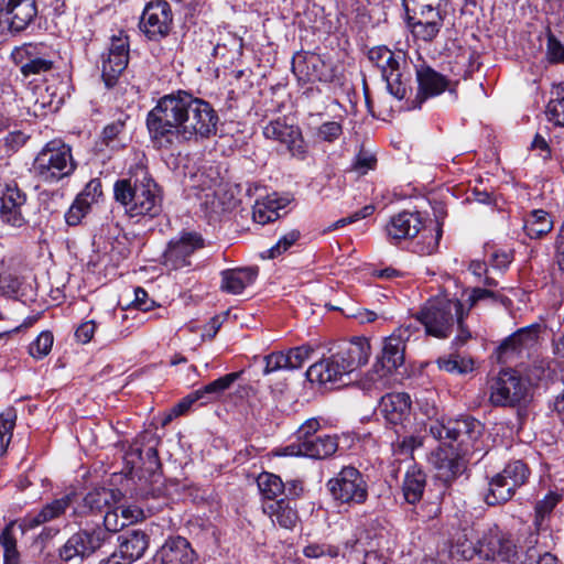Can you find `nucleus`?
I'll return each instance as SVG.
<instances>
[{
  "mask_svg": "<svg viewBox=\"0 0 564 564\" xmlns=\"http://www.w3.org/2000/svg\"><path fill=\"white\" fill-rule=\"evenodd\" d=\"M219 117L209 102L180 90L161 97L147 116V127L158 148L199 142L217 133Z\"/></svg>",
  "mask_w": 564,
  "mask_h": 564,
  "instance_id": "1",
  "label": "nucleus"
},
{
  "mask_svg": "<svg viewBox=\"0 0 564 564\" xmlns=\"http://www.w3.org/2000/svg\"><path fill=\"white\" fill-rule=\"evenodd\" d=\"M140 172L141 175L117 180L113 184V198L131 217L153 218L162 212V196L149 173L143 169Z\"/></svg>",
  "mask_w": 564,
  "mask_h": 564,
  "instance_id": "2",
  "label": "nucleus"
},
{
  "mask_svg": "<svg viewBox=\"0 0 564 564\" xmlns=\"http://www.w3.org/2000/svg\"><path fill=\"white\" fill-rule=\"evenodd\" d=\"M430 433L444 445L457 442V451L464 455L475 457L479 462L486 453H482L484 425L480 421L466 415L455 420L434 421L430 424Z\"/></svg>",
  "mask_w": 564,
  "mask_h": 564,
  "instance_id": "3",
  "label": "nucleus"
},
{
  "mask_svg": "<svg viewBox=\"0 0 564 564\" xmlns=\"http://www.w3.org/2000/svg\"><path fill=\"white\" fill-rule=\"evenodd\" d=\"M76 167L70 147L55 139L47 142L37 153L32 172L42 183L57 184L73 175Z\"/></svg>",
  "mask_w": 564,
  "mask_h": 564,
  "instance_id": "4",
  "label": "nucleus"
},
{
  "mask_svg": "<svg viewBox=\"0 0 564 564\" xmlns=\"http://www.w3.org/2000/svg\"><path fill=\"white\" fill-rule=\"evenodd\" d=\"M530 477V469L520 459L509 462L505 468L496 474L488 482L485 501L488 506H497L509 501L517 489L525 485Z\"/></svg>",
  "mask_w": 564,
  "mask_h": 564,
  "instance_id": "5",
  "label": "nucleus"
},
{
  "mask_svg": "<svg viewBox=\"0 0 564 564\" xmlns=\"http://www.w3.org/2000/svg\"><path fill=\"white\" fill-rule=\"evenodd\" d=\"M445 0H403L413 33L423 41H432L443 26L442 4Z\"/></svg>",
  "mask_w": 564,
  "mask_h": 564,
  "instance_id": "6",
  "label": "nucleus"
},
{
  "mask_svg": "<svg viewBox=\"0 0 564 564\" xmlns=\"http://www.w3.org/2000/svg\"><path fill=\"white\" fill-rule=\"evenodd\" d=\"M462 311L463 304L458 300L430 301L419 313L417 321L424 325L426 334L446 338Z\"/></svg>",
  "mask_w": 564,
  "mask_h": 564,
  "instance_id": "7",
  "label": "nucleus"
},
{
  "mask_svg": "<svg viewBox=\"0 0 564 564\" xmlns=\"http://www.w3.org/2000/svg\"><path fill=\"white\" fill-rule=\"evenodd\" d=\"M489 400L495 406H525L531 400L529 383L514 371H501L490 386Z\"/></svg>",
  "mask_w": 564,
  "mask_h": 564,
  "instance_id": "8",
  "label": "nucleus"
},
{
  "mask_svg": "<svg viewBox=\"0 0 564 564\" xmlns=\"http://www.w3.org/2000/svg\"><path fill=\"white\" fill-rule=\"evenodd\" d=\"M332 497L347 505H361L368 498V485L364 475L352 466H345L327 484Z\"/></svg>",
  "mask_w": 564,
  "mask_h": 564,
  "instance_id": "9",
  "label": "nucleus"
},
{
  "mask_svg": "<svg viewBox=\"0 0 564 564\" xmlns=\"http://www.w3.org/2000/svg\"><path fill=\"white\" fill-rule=\"evenodd\" d=\"M370 356V345L366 338H356L339 350L327 357L333 370V380L341 381L347 384L344 379L360 366L367 364Z\"/></svg>",
  "mask_w": 564,
  "mask_h": 564,
  "instance_id": "10",
  "label": "nucleus"
},
{
  "mask_svg": "<svg viewBox=\"0 0 564 564\" xmlns=\"http://www.w3.org/2000/svg\"><path fill=\"white\" fill-rule=\"evenodd\" d=\"M159 440L152 433L139 435L129 446L124 454L126 465L133 470L148 473L155 477L161 469V462L158 455Z\"/></svg>",
  "mask_w": 564,
  "mask_h": 564,
  "instance_id": "11",
  "label": "nucleus"
},
{
  "mask_svg": "<svg viewBox=\"0 0 564 564\" xmlns=\"http://www.w3.org/2000/svg\"><path fill=\"white\" fill-rule=\"evenodd\" d=\"M54 56L52 47L44 43H25L12 52V58L24 77L51 72L54 68Z\"/></svg>",
  "mask_w": 564,
  "mask_h": 564,
  "instance_id": "12",
  "label": "nucleus"
},
{
  "mask_svg": "<svg viewBox=\"0 0 564 564\" xmlns=\"http://www.w3.org/2000/svg\"><path fill=\"white\" fill-rule=\"evenodd\" d=\"M109 539L110 535L107 530L100 527L91 530H79L59 547L58 555L64 562H70L75 558L83 561L97 552Z\"/></svg>",
  "mask_w": 564,
  "mask_h": 564,
  "instance_id": "13",
  "label": "nucleus"
},
{
  "mask_svg": "<svg viewBox=\"0 0 564 564\" xmlns=\"http://www.w3.org/2000/svg\"><path fill=\"white\" fill-rule=\"evenodd\" d=\"M173 24L171 4L165 0L147 3L140 19V30L150 41H161L170 34Z\"/></svg>",
  "mask_w": 564,
  "mask_h": 564,
  "instance_id": "14",
  "label": "nucleus"
},
{
  "mask_svg": "<svg viewBox=\"0 0 564 564\" xmlns=\"http://www.w3.org/2000/svg\"><path fill=\"white\" fill-rule=\"evenodd\" d=\"M36 15L35 0H0V28L11 34L26 30Z\"/></svg>",
  "mask_w": 564,
  "mask_h": 564,
  "instance_id": "15",
  "label": "nucleus"
},
{
  "mask_svg": "<svg viewBox=\"0 0 564 564\" xmlns=\"http://www.w3.org/2000/svg\"><path fill=\"white\" fill-rule=\"evenodd\" d=\"M129 62L128 36L120 32L113 35L108 52L102 55L101 76L107 87H112Z\"/></svg>",
  "mask_w": 564,
  "mask_h": 564,
  "instance_id": "16",
  "label": "nucleus"
},
{
  "mask_svg": "<svg viewBox=\"0 0 564 564\" xmlns=\"http://www.w3.org/2000/svg\"><path fill=\"white\" fill-rule=\"evenodd\" d=\"M204 247V239L197 232H183L178 238L172 239L164 251V265L178 270L192 264L193 253Z\"/></svg>",
  "mask_w": 564,
  "mask_h": 564,
  "instance_id": "17",
  "label": "nucleus"
},
{
  "mask_svg": "<svg viewBox=\"0 0 564 564\" xmlns=\"http://www.w3.org/2000/svg\"><path fill=\"white\" fill-rule=\"evenodd\" d=\"M26 202V195L19 188L14 181H0V220L12 227H22L25 218L22 207Z\"/></svg>",
  "mask_w": 564,
  "mask_h": 564,
  "instance_id": "18",
  "label": "nucleus"
},
{
  "mask_svg": "<svg viewBox=\"0 0 564 564\" xmlns=\"http://www.w3.org/2000/svg\"><path fill=\"white\" fill-rule=\"evenodd\" d=\"M541 333L540 324L522 327L506 338L498 348L499 360L507 361L516 356H530L538 344Z\"/></svg>",
  "mask_w": 564,
  "mask_h": 564,
  "instance_id": "19",
  "label": "nucleus"
},
{
  "mask_svg": "<svg viewBox=\"0 0 564 564\" xmlns=\"http://www.w3.org/2000/svg\"><path fill=\"white\" fill-rule=\"evenodd\" d=\"M517 554L513 541L498 529L489 530L478 539V555L484 560L511 562Z\"/></svg>",
  "mask_w": 564,
  "mask_h": 564,
  "instance_id": "20",
  "label": "nucleus"
},
{
  "mask_svg": "<svg viewBox=\"0 0 564 564\" xmlns=\"http://www.w3.org/2000/svg\"><path fill=\"white\" fill-rule=\"evenodd\" d=\"M417 93L414 99L411 100V109H420L423 102L429 99L441 95L449 85L448 79L434 70L429 65H420L416 67Z\"/></svg>",
  "mask_w": 564,
  "mask_h": 564,
  "instance_id": "21",
  "label": "nucleus"
},
{
  "mask_svg": "<svg viewBox=\"0 0 564 564\" xmlns=\"http://www.w3.org/2000/svg\"><path fill=\"white\" fill-rule=\"evenodd\" d=\"M338 441L335 435H317L304 443H292L283 448L288 456H306L314 459H325L336 453Z\"/></svg>",
  "mask_w": 564,
  "mask_h": 564,
  "instance_id": "22",
  "label": "nucleus"
},
{
  "mask_svg": "<svg viewBox=\"0 0 564 564\" xmlns=\"http://www.w3.org/2000/svg\"><path fill=\"white\" fill-rule=\"evenodd\" d=\"M313 349L303 345L290 348L286 351H273L263 357V375L268 376L280 370H295L301 368L310 358Z\"/></svg>",
  "mask_w": 564,
  "mask_h": 564,
  "instance_id": "23",
  "label": "nucleus"
},
{
  "mask_svg": "<svg viewBox=\"0 0 564 564\" xmlns=\"http://www.w3.org/2000/svg\"><path fill=\"white\" fill-rule=\"evenodd\" d=\"M411 405V398L408 393H387L380 399L379 412L387 423L404 427L405 423L410 421Z\"/></svg>",
  "mask_w": 564,
  "mask_h": 564,
  "instance_id": "24",
  "label": "nucleus"
},
{
  "mask_svg": "<svg viewBox=\"0 0 564 564\" xmlns=\"http://www.w3.org/2000/svg\"><path fill=\"white\" fill-rule=\"evenodd\" d=\"M74 498L75 494L69 492L44 505L37 512L28 513L21 519L20 528L22 531L33 530L46 522L61 518L73 506Z\"/></svg>",
  "mask_w": 564,
  "mask_h": 564,
  "instance_id": "25",
  "label": "nucleus"
},
{
  "mask_svg": "<svg viewBox=\"0 0 564 564\" xmlns=\"http://www.w3.org/2000/svg\"><path fill=\"white\" fill-rule=\"evenodd\" d=\"M412 335L411 325L400 326L384 339L382 355L378 361L391 372L404 362L405 343Z\"/></svg>",
  "mask_w": 564,
  "mask_h": 564,
  "instance_id": "26",
  "label": "nucleus"
},
{
  "mask_svg": "<svg viewBox=\"0 0 564 564\" xmlns=\"http://www.w3.org/2000/svg\"><path fill=\"white\" fill-rule=\"evenodd\" d=\"M424 226L419 212L403 210L393 215L386 225V231L390 240L401 241L416 237Z\"/></svg>",
  "mask_w": 564,
  "mask_h": 564,
  "instance_id": "27",
  "label": "nucleus"
},
{
  "mask_svg": "<svg viewBox=\"0 0 564 564\" xmlns=\"http://www.w3.org/2000/svg\"><path fill=\"white\" fill-rule=\"evenodd\" d=\"M473 458L470 455H464L457 449L456 452L453 449L447 452L441 448L434 462L436 478L445 485H449L466 470L467 463Z\"/></svg>",
  "mask_w": 564,
  "mask_h": 564,
  "instance_id": "28",
  "label": "nucleus"
},
{
  "mask_svg": "<svg viewBox=\"0 0 564 564\" xmlns=\"http://www.w3.org/2000/svg\"><path fill=\"white\" fill-rule=\"evenodd\" d=\"M263 134L267 139H272L285 144L293 155H304L305 149L301 138L299 127L286 123L285 119L278 118L270 121L263 128Z\"/></svg>",
  "mask_w": 564,
  "mask_h": 564,
  "instance_id": "29",
  "label": "nucleus"
},
{
  "mask_svg": "<svg viewBox=\"0 0 564 564\" xmlns=\"http://www.w3.org/2000/svg\"><path fill=\"white\" fill-rule=\"evenodd\" d=\"M115 499L113 490L105 487L94 488L83 498V503L73 509V517L77 519L88 513H105L111 508Z\"/></svg>",
  "mask_w": 564,
  "mask_h": 564,
  "instance_id": "30",
  "label": "nucleus"
},
{
  "mask_svg": "<svg viewBox=\"0 0 564 564\" xmlns=\"http://www.w3.org/2000/svg\"><path fill=\"white\" fill-rule=\"evenodd\" d=\"M119 552L130 564L140 560L149 547L150 536L141 530L124 531L118 536Z\"/></svg>",
  "mask_w": 564,
  "mask_h": 564,
  "instance_id": "31",
  "label": "nucleus"
},
{
  "mask_svg": "<svg viewBox=\"0 0 564 564\" xmlns=\"http://www.w3.org/2000/svg\"><path fill=\"white\" fill-rule=\"evenodd\" d=\"M194 555L189 542L183 536L169 538L159 551L162 564H191Z\"/></svg>",
  "mask_w": 564,
  "mask_h": 564,
  "instance_id": "32",
  "label": "nucleus"
},
{
  "mask_svg": "<svg viewBox=\"0 0 564 564\" xmlns=\"http://www.w3.org/2000/svg\"><path fill=\"white\" fill-rule=\"evenodd\" d=\"M262 510L272 523H278L283 529L292 530L299 520L295 507L288 499L265 501Z\"/></svg>",
  "mask_w": 564,
  "mask_h": 564,
  "instance_id": "33",
  "label": "nucleus"
},
{
  "mask_svg": "<svg viewBox=\"0 0 564 564\" xmlns=\"http://www.w3.org/2000/svg\"><path fill=\"white\" fill-rule=\"evenodd\" d=\"M257 275V268L225 270L221 272V290L230 294H240L256 281Z\"/></svg>",
  "mask_w": 564,
  "mask_h": 564,
  "instance_id": "34",
  "label": "nucleus"
},
{
  "mask_svg": "<svg viewBox=\"0 0 564 564\" xmlns=\"http://www.w3.org/2000/svg\"><path fill=\"white\" fill-rule=\"evenodd\" d=\"M368 58L379 69L381 78L387 76L389 72L397 70L398 66L406 61L404 52H393L383 45L370 48Z\"/></svg>",
  "mask_w": 564,
  "mask_h": 564,
  "instance_id": "35",
  "label": "nucleus"
},
{
  "mask_svg": "<svg viewBox=\"0 0 564 564\" xmlns=\"http://www.w3.org/2000/svg\"><path fill=\"white\" fill-rule=\"evenodd\" d=\"M426 486V474L417 466L410 467L404 476L402 492L405 501L415 505L422 497Z\"/></svg>",
  "mask_w": 564,
  "mask_h": 564,
  "instance_id": "36",
  "label": "nucleus"
},
{
  "mask_svg": "<svg viewBox=\"0 0 564 564\" xmlns=\"http://www.w3.org/2000/svg\"><path fill=\"white\" fill-rule=\"evenodd\" d=\"M386 83L387 90L390 95L399 100L405 98L408 91L411 90L412 76L406 61L398 66L397 70L389 72L382 77Z\"/></svg>",
  "mask_w": 564,
  "mask_h": 564,
  "instance_id": "37",
  "label": "nucleus"
},
{
  "mask_svg": "<svg viewBox=\"0 0 564 564\" xmlns=\"http://www.w3.org/2000/svg\"><path fill=\"white\" fill-rule=\"evenodd\" d=\"M442 234L443 230L441 224H434L433 228H427L424 225L420 231L419 239L412 245V251L419 256L433 254L438 249Z\"/></svg>",
  "mask_w": 564,
  "mask_h": 564,
  "instance_id": "38",
  "label": "nucleus"
},
{
  "mask_svg": "<svg viewBox=\"0 0 564 564\" xmlns=\"http://www.w3.org/2000/svg\"><path fill=\"white\" fill-rule=\"evenodd\" d=\"M391 373L389 369L377 361L372 369L359 381V387L369 394L378 393L389 387Z\"/></svg>",
  "mask_w": 564,
  "mask_h": 564,
  "instance_id": "39",
  "label": "nucleus"
},
{
  "mask_svg": "<svg viewBox=\"0 0 564 564\" xmlns=\"http://www.w3.org/2000/svg\"><path fill=\"white\" fill-rule=\"evenodd\" d=\"M436 364L440 370L452 375H467L475 369L474 359L458 352L441 356L436 359Z\"/></svg>",
  "mask_w": 564,
  "mask_h": 564,
  "instance_id": "40",
  "label": "nucleus"
},
{
  "mask_svg": "<svg viewBox=\"0 0 564 564\" xmlns=\"http://www.w3.org/2000/svg\"><path fill=\"white\" fill-rule=\"evenodd\" d=\"M285 206L281 199L274 196H267L264 199H257L253 205L252 218L256 223L265 225L280 217L279 210Z\"/></svg>",
  "mask_w": 564,
  "mask_h": 564,
  "instance_id": "41",
  "label": "nucleus"
},
{
  "mask_svg": "<svg viewBox=\"0 0 564 564\" xmlns=\"http://www.w3.org/2000/svg\"><path fill=\"white\" fill-rule=\"evenodd\" d=\"M524 231L531 239H540L553 228V220L547 212L534 209L524 220Z\"/></svg>",
  "mask_w": 564,
  "mask_h": 564,
  "instance_id": "42",
  "label": "nucleus"
},
{
  "mask_svg": "<svg viewBox=\"0 0 564 564\" xmlns=\"http://www.w3.org/2000/svg\"><path fill=\"white\" fill-rule=\"evenodd\" d=\"M242 375V371L227 373L208 384L197 389L200 399L206 402L218 399L226 390H228L234 382H236Z\"/></svg>",
  "mask_w": 564,
  "mask_h": 564,
  "instance_id": "43",
  "label": "nucleus"
},
{
  "mask_svg": "<svg viewBox=\"0 0 564 564\" xmlns=\"http://www.w3.org/2000/svg\"><path fill=\"white\" fill-rule=\"evenodd\" d=\"M551 95L546 106L547 119L555 126L564 127V83L553 87Z\"/></svg>",
  "mask_w": 564,
  "mask_h": 564,
  "instance_id": "44",
  "label": "nucleus"
},
{
  "mask_svg": "<svg viewBox=\"0 0 564 564\" xmlns=\"http://www.w3.org/2000/svg\"><path fill=\"white\" fill-rule=\"evenodd\" d=\"M257 482L267 501L276 500L275 498L284 491V482L274 474L262 473L259 475Z\"/></svg>",
  "mask_w": 564,
  "mask_h": 564,
  "instance_id": "45",
  "label": "nucleus"
},
{
  "mask_svg": "<svg viewBox=\"0 0 564 564\" xmlns=\"http://www.w3.org/2000/svg\"><path fill=\"white\" fill-rule=\"evenodd\" d=\"M17 421L14 409H8L0 414V454L3 455L12 440Z\"/></svg>",
  "mask_w": 564,
  "mask_h": 564,
  "instance_id": "46",
  "label": "nucleus"
},
{
  "mask_svg": "<svg viewBox=\"0 0 564 564\" xmlns=\"http://www.w3.org/2000/svg\"><path fill=\"white\" fill-rule=\"evenodd\" d=\"M53 343V333L50 330H43L29 345L28 351L32 358L41 360L51 352Z\"/></svg>",
  "mask_w": 564,
  "mask_h": 564,
  "instance_id": "47",
  "label": "nucleus"
},
{
  "mask_svg": "<svg viewBox=\"0 0 564 564\" xmlns=\"http://www.w3.org/2000/svg\"><path fill=\"white\" fill-rule=\"evenodd\" d=\"M306 378L310 382H317L319 384L338 382L333 380V370L327 358L313 364L306 371Z\"/></svg>",
  "mask_w": 564,
  "mask_h": 564,
  "instance_id": "48",
  "label": "nucleus"
},
{
  "mask_svg": "<svg viewBox=\"0 0 564 564\" xmlns=\"http://www.w3.org/2000/svg\"><path fill=\"white\" fill-rule=\"evenodd\" d=\"M452 552L462 556V558L469 561L475 555H478V540L476 542L469 540L466 531L464 530L457 535Z\"/></svg>",
  "mask_w": 564,
  "mask_h": 564,
  "instance_id": "49",
  "label": "nucleus"
},
{
  "mask_svg": "<svg viewBox=\"0 0 564 564\" xmlns=\"http://www.w3.org/2000/svg\"><path fill=\"white\" fill-rule=\"evenodd\" d=\"M422 445L423 442L420 436L408 435L403 436L402 438L398 437V440L392 443V452L397 457L410 456L414 449L421 447Z\"/></svg>",
  "mask_w": 564,
  "mask_h": 564,
  "instance_id": "50",
  "label": "nucleus"
},
{
  "mask_svg": "<svg viewBox=\"0 0 564 564\" xmlns=\"http://www.w3.org/2000/svg\"><path fill=\"white\" fill-rule=\"evenodd\" d=\"M562 496L556 492H549L543 499L539 500L535 505V523L541 524V521L549 516L555 506L561 501Z\"/></svg>",
  "mask_w": 564,
  "mask_h": 564,
  "instance_id": "51",
  "label": "nucleus"
},
{
  "mask_svg": "<svg viewBox=\"0 0 564 564\" xmlns=\"http://www.w3.org/2000/svg\"><path fill=\"white\" fill-rule=\"evenodd\" d=\"M89 210H90V206H88V203L76 196L73 204L69 206L68 210L65 213L66 224L68 226L79 225L82 219L89 213Z\"/></svg>",
  "mask_w": 564,
  "mask_h": 564,
  "instance_id": "52",
  "label": "nucleus"
},
{
  "mask_svg": "<svg viewBox=\"0 0 564 564\" xmlns=\"http://www.w3.org/2000/svg\"><path fill=\"white\" fill-rule=\"evenodd\" d=\"M343 133V127L337 121H326L316 128L314 135L317 140L332 143Z\"/></svg>",
  "mask_w": 564,
  "mask_h": 564,
  "instance_id": "53",
  "label": "nucleus"
},
{
  "mask_svg": "<svg viewBox=\"0 0 564 564\" xmlns=\"http://www.w3.org/2000/svg\"><path fill=\"white\" fill-rule=\"evenodd\" d=\"M301 237V232L297 229H292L276 241L274 246H272L269 250V258L273 259L285 251H288Z\"/></svg>",
  "mask_w": 564,
  "mask_h": 564,
  "instance_id": "54",
  "label": "nucleus"
},
{
  "mask_svg": "<svg viewBox=\"0 0 564 564\" xmlns=\"http://www.w3.org/2000/svg\"><path fill=\"white\" fill-rule=\"evenodd\" d=\"M303 554L308 558H319L322 556L334 558L339 555V549L326 543H311L303 549Z\"/></svg>",
  "mask_w": 564,
  "mask_h": 564,
  "instance_id": "55",
  "label": "nucleus"
},
{
  "mask_svg": "<svg viewBox=\"0 0 564 564\" xmlns=\"http://www.w3.org/2000/svg\"><path fill=\"white\" fill-rule=\"evenodd\" d=\"M546 58L552 64H564V44L551 32L547 34Z\"/></svg>",
  "mask_w": 564,
  "mask_h": 564,
  "instance_id": "56",
  "label": "nucleus"
},
{
  "mask_svg": "<svg viewBox=\"0 0 564 564\" xmlns=\"http://www.w3.org/2000/svg\"><path fill=\"white\" fill-rule=\"evenodd\" d=\"M319 62V58L315 55L306 56L301 59L293 61V72L296 74H304L307 80L319 79V76L315 73H311L310 68L312 67L314 70Z\"/></svg>",
  "mask_w": 564,
  "mask_h": 564,
  "instance_id": "57",
  "label": "nucleus"
},
{
  "mask_svg": "<svg viewBox=\"0 0 564 564\" xmlns=\"http://www.w3.org/2000/svg\"><path fill=\"white\" fill-rule=\"evenodd\" d=\"M373 212H375V207L372 205H366L361 209L352 213L351 215H349L347 217H344V218H340L337 221L333 223L328 227V230H336V229L341 228V227H344L346 225H349V224L356 223V221H358L360 219L367 218L370 215H372Z\"/></svg>",
  "mask_w": 564,
  "mask_h": 564,
  "instance_id": "58",
  "label": "nucleus"
},
{
  "mask_svg": "<svg viewBox=\"0 0 564 564\" xmlns=\"http://www.w3.org/2000/svg\"><path fill=\"white\" fill-rule=\"evenodd\" d=\"M321 429L319 421L315 417L306 420L296 431V442L304 443V441L311 437L317 436V432Z\"/></svg>",
  "mask_w": 564,
  "mask_h": 564,
  "instance_id": "59",
  "label": "nucleus"
},
{
  "mask_svg": "<svg viewBox=\"0 0 564 564\" xmlns=\"http://www.w3.org/2000/svg\"><path fill=\"white\" fill-rule=\"evenodd\" d=\"M101 195V182L98 178H94L86 184L85 188L77 195V197L86 200L88 206L91 207V204Z\"/></svg>",
  "mask_w": 564,
  "mask_h": 564,
  "instance_id": "60",
  "label": "nucleus"
},
{
  "mask_svg": "<svg viewBox=\"0 0 564 564\" xmlns=\"http://www.w3.org/2000/svg\"><path fill=\"white\" fill-rule=\"evenodd\" d=\"M377 160L373 154L360 151L352 164L354 171L359 173L360 175L366 174L368 171L373 170L376 166Z\"/></svg>",
  "mask_w": 564,
  "mask_h": 564,
  "instance_id": "61",
  "label": "nucleus"
},
{
  "mask_svg": "<svg viewBox=\"0 0 564 564\" xmlns=\"http://www.w3.org/2000/svg\"><path fill=\"white\" fill-rule=\"evenodd\" d=\"M123 122L121 120L113 121L109 124H107L101 133V141L105 145L115 148V141L117 137L122 132L123 130Z\"/></svg>",
  "mask_w": 564,
  "mask_h": 564,
  "instance_id": "62",
  "label": "nucleus"
},
{
  "mask_svg": "<svg viewBox=\"0 0 564 564\" xmlns=\"http://www.w3.org/2000/svg\"><path fill=\"white\" fill-rule=\"evenodd\" d=\"M26 140L28 135L25 133L14 130L3 138V144L9 151L15 152L26 142Z\"/></svg>",
  "mask_w": 564,
  "mask_h": 564,
  "instance_id": "63",
  "label": "nucleus"
},
{
  "mask_svg": "<svg viewBox=\"0 0 564 564\" xmlns=\"http://www.w3.org/2000/svg\"><path fill=\"white\" fill-rule=\"evenodd\" d=\"M555 250L558 269L564 273V223L562 224L556 237Z\"/></svg>",
  "mask_w": 564,
  "mask_h": 564,
  "instance_id": "64",
  "label": "nucleus"
}]
</instances>
